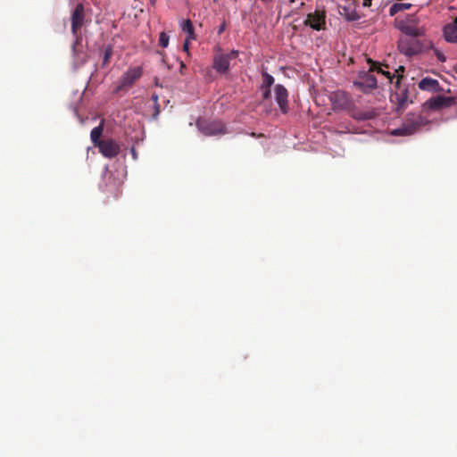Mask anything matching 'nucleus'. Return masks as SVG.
<instances>
[{"label":"nucleus","mask_w":457,"mask_h":457,"mask_svg":"<svg viewBox=\"0 0 457 457\" xmlns=\"http://www.w3.org/2000/svg\"><path fill=\"white\" fill-rule=\"evenodd\" d=\"M418 87L420 90L428 91V92H440L443 88L440 87L439 82L432 78L426 77L423 78L418 84Z\"/></svg>","instance_id":"obj_17"},{"label":"nucleus","mask_w":457,"mask_h":457,"mask_svg":"<svg viewBox=\"0 0 457 457\" xmlns=\"http://www.w3.org/2000/svg\"><path fill=\"white\" fill-rule=\"evenodd\" d=\"M103 130H104V127H103L102 124H100L99 126L94 128L91 130L90 137H91V141H92V143L94 144L95 146H98L99 143L102 142L101 136L103 134Z\"/></svg>","instance_id":"obj_20"},{"label":"nucleus","mask_w":457,"mask_h":457,"mask_svg":"<svg viewBox=\"0 0 457 457\" xmlns=\"http://www.w3.org/2000/svg\"><path fill=\"white\" fill-rule=\"evenodd\" d=\"M143 75V69L140 66L130 67L120 78L117 86L113 89L114 94L126 93Z\"/></svg>","instance_id":"obj_2"},{"label":"nucleus","mask_w":457,"mask_h":457,"mask_svg":"<svg viewBox=\"0 0 457 457\" xmlns=\"http://www.w3.org/2000/svg\"><path fill=\"white\" fill-rule=\"evenodd\" d=\"M404 125L410 130V133L413 135L419 131L422 127L429 123V120L420 114L409 113L406 115Z\"/></svg>","instance_id":"obj_12"},{"label":"nucleus","mask_w":457,"mask_h":457,"mask_svg":"<svg viewBox=\"0 0 457 457\" xmlns=\"http://www.w3.org/2000/svg\"><path fill=\"white\" fill-rule=\"evenodd\" d=\"M454 21L455 23H457V17L454 19V21Z\"/></svg>","instance_id":"obj_40"},{"label":"nucleus","mask_w":457,"mask_h":457,"mask_svg":"<svg viewBox=\"0 0 457 457\" xmlns=\"http://www.w3.org/2000/svg\"><path fill=\"white\" fill-rule=\"evenodd\" d=\"M189 40H190V39H187H187L185 40L184 44H183V50H184L185 52H187V54H189Z\"/></svg>","instance_id":"obj_32"},{"label":"nucleus","mask_w":457,"mask_h":457,"mask_svg":"<svg viewBox=\"0 0 457 457\" xmlns=\"http://www.w3.org/2000/svg\"><path fill=\"white\" fill-rule=\"evenodd\" d=\"M185 69H186V65H185L184 62H182V61H181V62H179V73H180L181 75H183V74H184V70H185Z\"/></svg>","instance_id":"obj_33"},{"label":"nucleus","mask_w":457,"mask_h":457,"mask_svg":"<svg viewBox=\"0 0 457 457\" xmlns=\"http://www.w3.org/2000/svg\"><path fill=\"white\" fill-rule=\"evenodd\" d=\"M225 29H226V24H225V22H223L218 29V34L220 35L225 30Z\"/></svg>","instance_id":"obj_34"},{"label":"nucleus","mask_w":457,"mask_h":457,"mask_svg":"<svg viewBox=\"0 0 457 457\" xmlns=\"http://www.w3.org/2000/svg\"><path fill=\"white\" fill-rule=\"evenodd\" d=\"M434 53H435V55L436 56L437 60L441 62H444L446 61V57L445 55L441 52L439 51L438 49H434Z\"/></svg>","instance_id":"obj_28"},{"label":"nucleus","mask_w":457,"mask_h":457,"mask_svg":"<svg viewBox=\"0 0 457 457\" xmlns=\"http://www.w3.org/2000/svg\"><path fill=\"white\" fill-rule=\"evenodd\" d=\"M131 152H132V155H134V157H136V152H135V149H134V148H132V151H131Z\"/></svg>","instance_id":"obj_38"},{"label":"nucleus","mask_w":457,"mask_h":457,"mask_svg":"<svg viewBox=\"0 0 457 457\" xmlns=\"http://www.w3.org/2000/svg\"><path fill=\"white\" fill-rule=\"evenodd\" d=\"M160 114V105L159 104H154V112L153 114V118L156 120Z\"/></svg>","instance_id":"obj_30"},{"label":"nucleus","mask_w":457,"mask_h":457,"mask_svg":"<svg viewBox=\"0 0 457 457\" xmlns=\"http://www.w3.org/2000/svg\"><path fill=\"white\" fill-rule=\"evenodd\" d=\"M180 27L187 34V39H195L194 26L190 20L182 21Z\"/></svg>","instance_id":"obj_19"},{"label":"nucleus","mask_w":457,"mask_h":457,"mask_svg":"<svg viewBox=\"0 0 457 457\" xmlns=\"http://www.w3.org/2000/svg\"><path fill=\"white\" fill-rule=\"evenodd\" d=\"M150 1H151V4H152L153 5H154V4H155V0H150Z\"/></svg>","instance_id":"obj_39"},{"label":"nucleus","mask_w":457,"mask_h":457,"mask_svg":"<svg viewBox=\"0 0 457 457\" xmlns=\"http://www.w3.org/2000/svg\"><path fill=\"white\" fill-rule=\"evenodd\" d=\"M260 89L262 91V98L264 100H268L270 98V96H271L270 88L260 87Z\"/></svg>","instance_id":"obj_27"},{"label":"nucleus","mask_w":457,"mask_h":457,"mask_svg":"<svg viewBox=\"0 0 457 457\" xmlns=\"http://www.w3.org/2000/svg\"><path fill=\"white\" fill-rule=\"evenodd\" d=\"M85 21L86 14L84 5L82 4H78L71 15V33L74 37H82L79 30L84 26Z\"/></svg>","instance_id":"obj_8"},{"label":"nucleus","mask_w":457,"mask_h":457,"mask_svg":"<svg viewBox=\"0 0 457 457\" xmlns=\"http://www.w3.org/2000/svg\"><path fill=\"white\" fill-rule=\"evenodd\" d=\"M456 103V99L451 96H436L429 98L423 104L424 108L430 110H442L448 108Z\"/></svg>","instance_id":"obj_10"},{"label":"nucleus","mask_w":457,"mask_h":457,"mask_svg":"<svg viewBox=\"0 0 457 457\" xmlns=\"http://www.w3.org/2000/svg\"><path fill=\"white\" fill-rule=\"evenodd\" d=\"M99 152L106 158L112 159L116 157L120 151V145L113 139H103L97 146Z\"/></svg>","instance_id":"obj_13"},{"label":"nucleus","mask_w":457,"mask_h":457,"mask_svg":"<svg viewBox=\"0 0 457 457\" xmlns=\"http://www.w3.org/2000/svg\"><path fill=\"white\" fill-rule=\"evenodd\" d=\"M158 99H159L158 95L157 94H153L152 100L154 103V104H158Z\"/></svg>","instance_id":"obj_36"},{"label":"nucleus","mask_w":457,"mask_h":457,"mask_svg":"<svg viewBox=\"0 0 457 457\" xmlns=\"http://www.w3.org/2000/svg\"><path fill=\"white\" fill-rule=\"evenodd\" d=\"M371 1H372V0H363V2H362V5H363L364 7H370V6L371 5Z\"/></svg>","instance_id":"obj_35"},{"label":"nucleus","mask_w":457,"mask_h":457,"mask_svg":"<svg viewBox=\"0 0 457 457\" xmlns=\"http://www.w3.org/2000/svg\"><path fill=\"white\" fill-rule=\"evenodd\" d=\"M274 84V78L266 71L262 72V84L260 87L270 88Z\"/></svg>","instance_id":"obj_22"},{"label":"nucleus","mask_w":457,"mask_h":457,"mask_svg":"<svg viewBox=\"0 0 457 457\" xmlns=\"http://www.w3.org/2000/svg\"><path fill=\"white\" fill-rule=\"evenodd\" d=\"M263 4H270L272 3L274 0H261Z\"/></svg>","instance_id":"obj_37"},{"label":"nucleus","mask_w":457,"mask_h":457,"mask_svg":"<svg viewBox=\"0 0 457 457\" xmlns=\"http://www.w3.org/2000/svg\"><path fill=\"white\" fill-rule=\"evenodd\" d=\"M75 40L71 46L73 65L76 68L83 66L88 61V54L82 46V37H74Z\"/></svg>","instance_id":"obj_9"},{"label":"nucleus","mask_w":457,"mask_h":457,"mask_svg":"<svg viewBox=\"0 0 457 457\" xmlns=\"http://www.w3.org/2000/svg\"><path fill=\"white\" fill-rule=\"evenodd\" d=\"M331 100L335 108L346 110L352 105V100L349 95L345 91L334 92L331 96Z\"/></svg>","instance_id":"obj_16"},{"label":"nucleus","mask_w":457,"mask_h":457,"mask_svg":"<svg viewBox=\"0 0 457 457\" xmlns=\"http://www.w3.org/2000/svg\"><path fill=\"white\" fill-rule=\"evenodd\" d=\"M359 0H341L337 4L338 12L347 21H355L360 20L361 16L358 14L356 9Z\"/></svg>","instance_id":"obj_7"},{"label":"nucleus","mask_w":457,"mask_h":457,"mask_svg":"<svg viewBox=\"0 0 457 457\" xmlns=\"http://www.w3.org/2000/svg\"><path fill=\"white\" fill-rule=\"evenodd\" d=\"M304 25L311 27L315 30H321L325 29L326 25V13L323 10H316L313 12L307 14L304 21Z\"/></svg>","instance_id":"obj_11"},{"label":"nucleus","mask_w":457,"mask_h":457,"mask_svg":"<svg viewBox=\"0 0 457 457\" xmlns=\"http://www.w3.org/2000/svg\"><path fill=\"white\" fill-rule=\"evenodd\" d=\"M370 62H371V66H370V71H377L378 73H382L383 75H385L390 82H392L393 79L395 77V74H391L389 71H383L381 68H376V63L371 62L370 60H369Z\"/></svg>","instance_id":"obj_24"},{"label":"nucleus","mask_w":457,"mask_h":457,"mask_svg":"<svg viewBox=\"0 0 457 457\" xmlns=\"http://www.w3.org/2000/svg\"><path fill=\"white\" fill-rule=\"evenodd\" d=\"M112 56V46L109 45L104 49V57H103V66H105L110 62V59Z\"/></svg>","instance_id":"obj_26"},{"label":"nucleus","mask_w":457,"mask_h":457,"mask_svg":"<svg viewBox=\"0 0 457 457\" xmlns=\"http://www.w3.org/2000/svg\"><path fill=\"white\" fill-rule=\"evenodd\" d=\"M396 28L405 36H424L425 29L420 26V20L415 14H410L403 19H395Z\"/></svg>","instance_id":"obj_1"},{"label":"nucleus","mask_w":457,"mask_h":457,"mask_svg":"<svg viewBox=\"0 0 457 457\" xmlns=\"http://www.w3.org/2000/svg\"><path fill=\"white\" fill-rule=\"evenodd\" d=\"M395 92L391 96L392 102L397 104L398 110L405 109L409 104L412 103L410 98V92L407 87L401 84L399 79L395 81Z\"/></svg>","instance_id":"obj_6"},{"label":"nucleus","mask_w":457,"mask_h":457,"mask_svg":"<svg viewBox=\"0 0 457 457\" xmlns=\"http://www.w3.org/2000/svg\"><path fill=\"white\" fill-rule=\"evenodd\" d=\"M420 36H404L398 40L397 48L400 53L408 57L417 55L422 52L423 45L420 41Z\"/></svg>","instance_id":"obj_3"},{"label":"nucleus","mask_w":457,"mask_h":457,"mask_svg":"<svg viewBox=\"0 0 457 457\" xmlns=\"http://www.w3.org/2000/svg\"><path fill=\"white\" fill-rule=\"evenodd\" d=\"M373 117H374V112H365L361 118L364 119V120H369V119H372Z\"/></svg>","instance_id":"obj_31"},{"label":"nucleus","mask_w":457,"mask_h":457,"mask_svg":"<svg viewBox=\"0 0 457 457\" xmlns=\"http://www.w3.org/2000/svg\"><path fill=\"white\" fill-rule=\"evenodd\" d=\"M404 72V67L399 66L397 70H395V73L397 74V79H399V81L401 82V79H403V73Z\"/></svg>","instance_id":"obj_29"},{"label":"nucleus","mask_w":457,"mask_h":457,"mask_svg":"<svg viewBox=\"0 0 457 457\" xmlns=\"http://www.w3.org/2000/svg\"><path fill=\"white\" fill-rule=\"evenodd\" d=\"M169 42H170L169 35L164 31L161 32L159 35V46L163 48H166L169 46Z\"/></svg>","instance_id":"obj_25"},{"label":"nucleus","mask_w":457,"mask_h":457,"mask_svg":"<svg viewBox=\"0 0 457 457\" xmlns=\"http://www.w3.org/2000/svg\"><path fill=\"white\" fill-rule=\"evenodd\" d=\"M238 56V51L232 50L228 54L216 53L213 56L212 68L220 74H225L230 65V61Z\"/></svg>","instance_id":"obj_5"},{"label":"nucleus","mask_w":457,"mask_h":457,"mask_svg":"<svg viewBox=\"0 0 457 457\" xmlns=\"http://www.w3.org/2000/svg\"><path fill=\"white\" fill-rule=\"evenodd\" d=\"M198 129L205 136H218L227 133L225 125L220 120L199 119L196 121Z\"/></svg>","instance_id":"obj_4"},{"label":"nucleus","mask_w":457,"mask_h":457,"mask_svg":"<svg viewBox=\"0 0 457 457\" xmlns=\"http://www.w3.org/2000/svg\"><path fill=\"white\" fill-rule=\"evenodd\" d=\"M392 136L395 137H405V136H411L410 130L406 128L404 123L403 122L402 126L400 128L395 129L391 131Z\"/></svg>","instance_id":"obj_23"},{"label":"nucleus","mask_w":457,"mask_h":457,"mask_svg":"<svg viewBox=\"0 0 457 457\" xmlns=\"http://www.w3.org/2000/svg\"><path fill=\"white\" fill-rule=\"evenodd\" d=\"M275 99L282 113L288 112V92L287 88L281 85L277 84L274 87Z\"/></svg>","instance_id":"obj_15"},{"label":"nucleus","mask_w":457,"mask_h":457,"mask_svg":"<svg viewBox=\"0 0 457 457\" xmlns=\"http://www.w3.org/2000/svg\"><path fill=\"white\" fill-rule=\"evenodd\" d=\"M444 37L447 42H457V23L447 24L444 27Z\"/></svg>","instance_id":"obj_18"},{"label":"nucleus","mask_w":457,"mask_h":457,"mask_svg":"<svg viewBox=\"0 0 457 457\" xmlns=\"http://www.w3.org/2000/svg\"><path fill=\"white\" fill-rule=\"evenodd\" d=\"M353 85L363 93H369L370 90L377 87V79L373 74L365 72L353 82Z\"/></svg>","instance_id":"obj_14"},{"label":"nucleus","mask_w":457,"mask_h":457,"mask_svg":"<svg viewBox=\"0 0 457 457\" xmlns=\"http://www.w3.org/2000/svg\"><path fill=\"white\" fill-rule=\"evenodd\" d=\"M411 7V4H394L389 9V14L391 16L395 15L397 12L409 10Z\"/></svg>","instance_id":"obj_21"}]
</instances>
